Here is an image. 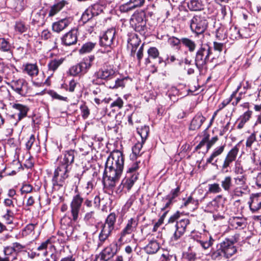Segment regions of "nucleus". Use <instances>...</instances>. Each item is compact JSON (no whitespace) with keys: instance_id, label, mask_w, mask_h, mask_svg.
<instances>
[{"instance_id":"f257e3e1","label":"nucleus","mask_w":261,"mask_h":261,"mask_svg":"<svg viewBox=\"0 0 261 261\" xmlns=\"http://www.w3.org/2000/svg\"><path fill=\"white\" fill-rule=\"evenodd\" d=\"M124 158L121 151L116 150L112 151L108 157L105 164L103 178H107L108 186L113 188L116 186L122 174L124 167Z\"/></svg>"},{"instance_id":"f03ea898","label":"nucleus","mask_w":261,"mask_h":261,"mask_svg":"<svg viewBox=\"0 0 261 261\" xmlns=\"http://www.w3.org/2000/svg\"><path fill=\"white\" fill-rule=\"evenodd\" d=\"M75 153L74 150L71 149L65 151L63 158L60 159L58 166L55 170L51 179L53 191H59L65 184V180L69 176L68 173L74 162Z\"/></svg>"},{"instance_id":"7ed1b4c3","label":"nucleus","mask_w":261,"mask_h":261,"mask_svg":"<svg viewBox=\"0 0 261 261\" xmlns=\"http://www.w3.org/2000/svg\"><path fill=\"white\" fill-rule=\"evenodd\" d=\"M219 57L218 54H214L213 47L207 43L202 44L196 53L195 63L200 72L207 69V64Z\"/></svg>"},{"instance_id":"20e7f679","label":"nucleus","mask_w":261,"mask_h":261,"mask_svg":"<svg viewBox=\"0 0 261 261\" xmlns=\"http://www.w3.org/2000/svg\"><path fill=\"white\" fill-rule=\"evenodd\" d=\"M93 199V196H92L91 195L82 196L79 192H77L73 196L70 204V212L72 217L71 221L74 222H77L83 203L87 208L92 207Z\"/></svg>"},{"instance_id":"39448f33","label":"nucleus","mask_w":261,"mask_h":261,"mask_svg":"<svg viewBox=\"0 0 261 261\" xmlns=\"http://www.w3.org/2000/svg\"><path fill=\"white\" fill-rule=\"evenodd\" d=\"M140 163V162L137 161L132 162L127 166L125 176L121 181L120 189L122 186V190L123 188H126L128 191L131 189L138 178Z\"/></svg>"},{"instance_id":"423d86ee","label":"nucleus","mask_w":261,"mask_h":261,"mask_svg":"<svg viewBox=\"0 0 261 261\" xmlns=\"http://www.w3.org/2000/svg\"><path fill=\"white\" fill-rule=\"evenodd\" d=\"M145 13L144 11L135 12L129 20L130 27L140 34L144 35L147 32V27L145 20Z\"/></svg>"},{"instance_id":"0eeeda50","label":"nucleus","mask_w":261,"mask_h":261,"mask_svg":"<svg viewBox=\"0 0 261 261\" xmlns=\"http://www.w3.org/2000/svg\"><path fill=\"white\" fill-rule=\"evenodd\" d=\"M208 22L204 16L195 15L190 20V29L197 35L203 34L206 30Z\"/></svg>"},{"instance_id":"6e6552de","label":"nucleus","mask_w":261,"mask_h":261,"mask_svg":"<svg viewBox=\"0 0 261 261\" xmlns=\"http://www.w3.org/2000/svg\"><path fill=\"white\" fill-rule=\"evenodd\" d=\"M117 44L116 39V30L112 28L107 30L100 38V45L113 48Z\"/></svg>"},{"instance_id":"1a4fd4ad","label":"nucleus","mask_w":261,"mask_h":261,"mask_svg":"<svg viewBox=\"0 0 261 261\" xmlns=\"http://www.w3.org/2000/svg\"><path fill=\"white\" fill-rule=\"evenodd\" d=\"M239 148L234 146L227 153L221 166L222 173H226L230 171V165L236 160Z\"/></svg>"},{"instance_id":"9d476101","label":"nucleus","mask_w":261,"mask_h":261,"mask_svg":"<svg viewBox=\"0 0 261 261\" xmlns=\"http://www.w3.org/2000/svg\"><path fill=\"white\" fill-rule=\"evenodd\" d=\"M10 105L12 109V112L14 113L11 117L15 119L17 117L15 123L16 124L18 122L27 116L29 108L25 105L18 103H13Z\"/></svg>"},{"instance_id":"9b49d317","label":"nucleus","mask_w":261,"mask_h":261,"mask_svg":"<svg viewBox=\"0 0 261 261\" xmlns=\"http://www.w3.org/2000/svg\"><path fill=\"white\" fill-rule=\"evenodd\" d=\"M8 85L17 94L25 96L28 94V83L23 79L12 80Z\"/></svg>"},{"instance_id":"f8f14e48","label":"nucleus","mask_w":261,"mask_h":261,"mask_svg":"<svg viewBox=\"0 0 261 261\" xmlns=\"http://www.w3.org/2000/svg\"><path fill=\"white\" fill-rule=\"evenodd\" d=\"M127 36V47H131L130 56L135 58L136 50L141 41L138 35L134 33H128Z\"/></svg>"},{"instance_id":"ddd939ff","label":"nucleus","mask_w":261,"mask_h":261,"mask_svg":"<svg viewBox=\"0 0 261 261\" xmlns=\"http://www.w3.org/2000/svg\"><path fill=\"white\" fill-rule=\"evenodd\" d=\"M91 66L89 62H81L71 67L69 69V73L73 76L84 74L87 72Z\"/></svg>"},{"instance_id":"4468645a","label":"nucleus","mask_w":261,"mask_h":261,"mask_svg":"<svg viewBox=\"0 0 261 261\" xmlns=\"http://www.w3.org/2000/svg\"><path fill=\"white\" fill-rule=\"evenodd\" d=\"M116 72L111 67H103L99 69L95 73V76L97 79L103 80H110L115 77Z\"/></svg>"},{"instance_id":"2eb2a0df","label":"nucleus","mask_w":261,"mask_h":261,"mask_svg":"<svg viewBox=\"0 0 261 261\" xmlns=\"http://www.w3.org/2000/svg\"><path fill=\"white\" fill-rule=\"evenodd\" d=\"M190 223V221L188 219H181L176 222L175 227L176 230L172 237V240L177 241L185 232L187 226Z\"/></svg>"},{"instance_id":"dca6fc26","label":"nucleus","mask_w":261,"mask_h":261,"mask_svg":"<svg viewBox=\"0 0 261 261\" xmlns=\"http://www.w3.org/2000/svg\"><path fill=\"white\" fill-rule=\"evenodd\" d=\"M77 31L71 30L65 34L61 38L62 44L65 46H70L76 43L77 41Z\"/></svg>"},{"instance_id":"f3484780","label":"nucleus","mask_w":261,"mask_h":261,"mask_svg":"<svg viewBox=\"0 0 261 261\" xmlns=\"http://www.w3.org/2000/svg\"><path fill=\"white\" fill-rule=\"evenodd\" d=\"M225 147V145L223 144L215 148L210 156L206 159V164H211L213 166L217 167L218 156L224 152Z\"/></svg>"},{"instance_id":"a211bd4d","label":"nucleus","mask_w":261,"mask_h":261,"mask_svg":"<svg viewBox=\"0 0 261 261\" xmlns=\"http://www.w3.org/2000/svg\"><path fill=\"white\" fill-rule=\"evenodd\" d=\"M250 210L254 213L261 208V193L252 194L248 202Z\"/></svg>"},{"instance_id":"6ab92c4d","label":"nucleus","mask_w":261,"mask_h":261,"mask_svg":"<svg viewBox=\"0 0 261 261\" xmlns=\"http://www.w3.org/2000/svg\"><path fill=\"white\" fill-rule=\"evenodd\" d=\"M118 252L117 243H113L105 248L99 253L108 261L113 258Z\"/></svg>"},{"instance_id":"aec40b11","label":"nucleus","mask_w":261,"mask_h":261,"mask_svg":"<svg viewBox=\"0 0 261 261\" xmlns=\"http://www.w3.org/2000/svg\"><path fill=\"white\" fill-rule=\"evenodd\" d=\"M229 225L235 229H243L247 224V219L244 217H232L229 220Z\"/></svg>"},{"instance_id":"412c9836","label":"nucleus","mask_w":261,"mask_h":261,"mask_svg":"<svg viewBox=\"0 0 261 261\" xmlns=\"http://www.w3.org/2000/svg\"><path fill=\"white\" fill-rule=\"evenodd\" d=\"M71 17H65L53 23L52 29L57 33H60L66 28L71 22Z\"/></svg>"},{"instance_id":"4be33fe9","label":"nucleus","mask_w":261,"mask_h":261,"mask_svg":"<svg viewBox=\"0 0 261 261\" xmlns=\"http://www.w3.org/2000/svg\"><path fill=\"white\" fill-rule=\"evenodd\" d=\"M138 225V222L134 218L128 220L126 226L122 230L119 241H121L123 238L127 234H130L134 231Z\"/></svg>"},{"instance_id":"5701e85b","label":"nucleus","mask_w":261,"mask_h":261,"mask_svg":"<svg viewBox=\"0 0 261 261\" xmlns=\"http://www.w3.org/2000/svg\"><path fill=\"white\" fill-rule=\"evenodd\" d=\"M205 120V118L201 113H197L191 120L189 129L191 130L199 129Z\"/></svg>"},{"instance_id":"b1692460","label":"nucleus","mask_w":261,"mask_h":261,"mask_svg":"<svg viewBox=\"0 0 261 261\" xmlns=\"http://www.w3.org/2000/svg\"><path fill=\"white\" fill-rule=\"evenodd\" d=\"M221 245L227 260V258L231 257L237 251V249L234 246L233 244L228 241L221 243Z\"/></svg>"},{"instance_id":"393cba45","label":"nucleus","mask_w":261,"mask_h":261,"mask_svg":"<svg viewBox=\"0 0 261 261\" xmlns=\"http://www.w3.org/2000/svg\"><path fill=\"white\" fill-rule=\"evenodd\" d=\"M148 57L144 60V64L146 65L151 63L150 59H155L159 58V63H161L162 59L159 57L160 53L155 47H150L147 50Z\"/></svg>"},{"instance_id":"a878e982","label":"nucleus","mask_w":261,"mask_h":261,"mask_svg":"<svg viewBox=\"0 0 261 261\" xmlns=\"http://www.w3.org/2000/svg\"><path fill=\"white\" fill-rule=\"evenodd\" d=\"M211 257L216 261H227L221 243L217 245L216 249L212 252Z\"/></svg>"},{"instance_id":"bb28decb","label":"nucleus","mask_w":261,"mask_h":261,"mask_svg":"<svg viewBox=\"0 0 261 261\" xmlns=\"http://www.w3.org/2000/svg\"><path fill=\"white\" fill-rule=\"evenodd\" d=\"M65 60V58H60L50 60L47 64L48 73L51 75L53 74L54 72L57 70L59 67L62 64Z\"/></svg>"},{"instance_id":"cd10ccee","label":"nucleus","mask_w":261,"mask_h":261,"mask_svg":"<svg viewBox=\"0 0 261 261\" xmlns=\"http://www.w3.org/2000/svg\"><path fill=\"white\" fill-rule=\"evenodd\" d=\"M68 4L69 3L68 1L65 0H62L57 3L51 7L49 11L48 16L49 17H51L55 15L64 7H66Z\"/></svg>"},{"instance_id":"c85d7f7f","label":"nucleus","mask_w":261,"mask_h":261,"mask_svg":"<svg viewBox=\"0 0 261 261\" xmlns=\"http://www.w3.org/2000/svg\"><path fill=\"white\" fill-rule=\"evenodd\" d=\"M160 248V246L158 241L152 239L149 241L148 244L144 247V251L149 254L156 253Z\"/></svg>"},{"instance_id":"c756f323","label":"nucleus","mask_w":261,"mask_h":261,"mask_svg":"<svg viewBox=\"0 0 261 261\" xmlns=\"http://www.w3.org/2000/svg\"><path fill=\"white\" fill-rule=\"evenodd\" d=\"M116 220V214L114 213H110L106 218L105 223L102 225V228L112 231L114 229Z\"/></svg>"},{"instance_id":"7c9ffc66","label":"nucleus","mask_w":261,"mask_h":261,"mask_svg":"<svg viewBox=\"0 0 261 261\" xmlns=\"http://www.w3.org/2000/svg\"><path fill=\"white\" fill-rule=\"evenodd\" d=\"M45 13L44 11L40 10L33 14L32 23L34 25H42L45 23Z\"/></svg>"},{"instance_id":"2f4dec72","label":"nucleus","mask_w":261,"mask_h":261,"mask_svg":"<svg viewBox=\"0 0 261 261\" xmlns=\"http://www.w3.org/2000/svg\"><path fill=\"white\" fill-rule=\"evenodd\" d=\"M182 44L190 53H194L196 48V42L187 37L181 38Z\"/></svg>"},{"instance_id":"473e14b6","label":"nucleus","mask_w":261,"mask_h":261,"mask_svg":"<svg viewBox=\"0 0 261 261\" xmlns=\"http://www.w3.org/2000/svg\"><path fill=\"white\" fill-rule=\"evenodd\" d=\"M23 67V72L31 76H36L38 73V68L36 64L28 63Z\"/></svg>"},{"instance_id":"72a5a7b5","label":"nucleus","mask_w":261,"mask_h":261,"mask_svg":"<svg viewBox=\"0 0 261 261\" xmlns=\"http://www.w3.org/2000/svg\"><path fill=\"white\" fill-rule=\"evenodd\" d=\"M187 6L192 11H200L203 8L201 0H190L187 3Z\"/></svg>"},{"instance_id":"f704fd0d","label":"nucleus","mask_w":261,"mask_h":261,"mask_svg":"<svg viewBox=\"0 0 261 261\" xmlns=\"http://www.w3.org/2000/svg\"><path fill=\"white\" fill-rule=\"evenodd\" d=\"M111 232V231L102 228L98 236V241L97 243L98 247H100L103 245L104 243L110 236Z\"/></svg>"},{"instance_id":"c9c22d12","label":"nucleus","mask_w":261,"mask_h":261,"mask_svg":"<svg viewBox=\"0 0 261 261\" xmlns=\"http://www.w3.org/2000/svg\"><path fill=\"white\" fill-rule=\"evenodd\" d=\"M15 69V67L12 65L5 64L4 63H0V72L3 73L6 78L9 79L12 73Z\"/></svg>"},{"instance_id":"e433bc0d","label":"nucleus","mask_w":261,"mask_h":261,"mask_svg":"<svg viewBox=\"0 0 261 261\" xmlns=\"http://www.w3.org/2000/svg\"><path fill=\"white\" fill-rule=\"evenodd\" d=\"M3 252L5 258H8L9 261H13L17 258L18 256L11 245L5 247Z\"/></svg>"},{"instance_id":"4c0bfd02","label":"nucleus","mask_w":261,"mask_h":261,"mask_svg":"<svg viewBox=\"0 0 261 261\" xmlns=\"http://www.w3.org/2000/svg\"><path fill=\"white\" fill-rule=\"evenodd\" d=\"M89 8L90 9L93 15L96 16L103 12L106 8V5L102 3H96L89 7Z\"/></svg>"},{"instance_id":"58836bf2","label":"nucleus","mask_w":261,"mask_h":261,"mask_svg":"<svg viewBox=\"0 0 261 261\" xmlns=\"http://www.w3.org/2000/svg\"><path fill=\"white\" fill-rule=\"evenodd\" d=\"M0 50L7 53H12V45L8 39L0 38Z\"/></svg>"},{"instance_id":"ea45409f","label":"nucleus","mask_w":261,"mask_h":261,"mask_svg":"<svg viewBox=\"0 0 261 261\" xmlns=\"http://www.w3.org/2000/svg\"><path fill=\"white\" fill-rule=\"evenodd\" d=\"M54 239V238H50L47 239L46 241L41 243V244L37 247V250L38 251H42L43 255L46 256L47 254L46 249L48 247L53 246V243L54 242L53 239Z\"/></svg>"},{"instance_id":"a19ab883","label":"nucleus","mask_w":261,"mask_h":261,"mask_svg":"<svg viewBox=\"0 0 261 261\" xmlns=\"http://www.w3.org/2000/svg\"><path fill=\"white\" fill-rule=\"evenodd\" d=\"M221 185L225 191L229 193L233 186L231 176H225L221 181Z\"/></svg>"},{"instance_id":"79ce46f5","label":"nucleus","mask_w":261,"mask_h":261,"mask_svg":"<svg viewBox=\"0 0 261 261\" xmlns=\"http://www.w3.org/2000/svg\"><path fill=\"white\" fill-rule=\"evenodd\" d=\"M168 43L172 48L180 50L182 44L181 38L178 39L176 37L171 36L168 38Z\"/></svg>"},{"instance_id":"37998d69","label":"nucleus","mask_w":261,"mask_h":261,"mask_svg":"<svg viewBox=\"0 0 261 261\" xmlns=\"http://www.w3.org/2000/svg\"><path fill=\"white\" fill-rule=\"evenodd\" d=\"M227 35L230 39L236 40L242 38L241 35L240 33V30L236 27H231L227 32Z\"/></svg>"},{"instance_id":"c03bdc74","label":"nucleus","mask_w":261,"mask_h":261,"mask_svg":"<svg viewBox=\"0 0 261 261\" xmlns=\"http://www.w3.org/2000/svg\"><path fill=\"white\" fill-rule=\"evenodd\" d=\"M173 201L169 197V196H165L162 197L160 204L161 205V210L162 211H165L169 210L171 206L172 205Z\"/></svg>"},{"instance_id":"a18cd8bd","label":"nucleus","mask_w":261,"mask_h":261,"mask_svg":"<svg viewBox=\"0 0 261 261\" xmlns=\"http://www.w3.org/2000/svg\"><path fill=\"white\" fill-rule=\"evenodd\" d=\"M96 43L88 42L83 45L81 48L79 50L80 54H84L91 52L95 47Z\"/></svg>"},{"instance_id":"49530a36","label":"nucleus","mask_w":261,"mask_h":261,"mask_svg":"<svg viewBox=\"0 0 261 261\" xmlns=\"http://www.w3.org/2000/svg\"><path fill=\"white\" fill-rule=\"evenodd\" d=\"M94 17H95L94 15H93L90 9L88 7L83 13L81 18V21L83 22V23H86L91 20Z\"/></svg>"},{"instance_id":"de8ad7c7","label":"nucleus","mask_w":261,"mask_h":261,"mask_svg":"<svg viewBox=\"0 0 261 261\" xmlns=\"http://www.w3.org/2000/svg\"><path fill=\"white\" fill-rule=\"evenodd\" d=\"M137 132L141 138V141H142V143H144L148 135L149 132V127L147 126H144L141 128H138Z\"/></svg>"},{"instance_id":"09e8293b","label":"nucleus","mask_w":261,"mask_h":261,"mask_svg":"<svg viewBox=\"0 0 261 261\" xmlns=\"http://www.w3.org/2000/svg\"><path fill=\"white\" fill-rule=\"evenodd\" d=\"M36 226V224L33 223L28 224L22 229L20 234L22 237H26L28 236L34 230Z\"/></svg>"},{"instance_id":"8fccbe9b","label":"nucleus","mask_w":261,"mask_h":261,"mask_svg":"<svg viewBox=\"0 0 261 261\" xmlns=\"http://www.w3.org/2000/svg\"><path fill=\"white\" fill-rule=\"evenodd\" d=\"M28 29V25L22 21H16L15 25V31L20 33H23L27 32Z\"/></svg>"},{"instance_id":"3c124183","label":"nucleus","mask_w":261,"mask_h":261,"mask_svg":"<svg viewBox=\"0 0 261 261\" xmlns=\"http://www.w3.org/2000/svg\"><path fill=\"white\" fill-rule=\"evenodd\" d=\"M173 259H174L175 260L176 259V255L175 254L170 253L169 252L167 251H165L162 254L160 258V261H170Z\"/></svg>"},{"instance_id":"603ef678","label":"nucleus","mask_w":261,"mask_h":261,"mask_svg":"<svg viewBox=\"0 0 261 261\" xmlns=\"http://www.w3.org/2000/svg\"><path fill=\"white\" fill-rule=\"evenodd\" d=\"M11 246L17 256L19 253L24 251L26 248L25 245L21 244L18 242L13 243Z\"/></svg>"},{"instance_id":"864d4df0","label":"nucleus","mask_w":261,"mask_h":261,"mask_svg":"<svg viewBox=\"0 0 261 261\" xmlns=\"http://www.w3.org/2000/svg\"><path fill=\"white\" fill-rule=\"evenodd\" d=\"M208 192L210 193H218L222 191V189L217 183H214L208 185Z\"/></svg>"},{"instance_id":"5fc2aeb1","label":"nucleus","mask_w":261,"mask_h":261,"mask_svg":"<svg viewBox=\"0 0 261 261\" xmlns=\"http://www.w3.org/2000/svg\"><path fill=\"white\" fill-rule=\"evenodd\" d=\"M183 200L184 201V202L181 206V207L184 206L187 207L190 204H192L195 206H197L198 204V200L194 199L192 196H190L186 200L185 199H183Z\"/></svg>"},{"instance_id":"6e6d98bb","label":"nucleus","mask_w":261,"mask_h":261,"mask_svg":"<svg viewBox=\"0 0 261 261\" xmlns=\"http://www.w3.org/2000/svg\"><path fill=\"white\" fill-rule=\"evenodd\" d=\"M129 4V2L128 1L126 3L120 5L119 7L120 11L122 13H127L133 10L134 8Z\"/></svg>"},{"instance_id":"4d7b16f0","label":"nucleus","mask_w":261,"mask_h":261,"mask_svg":"<svg viewBox=\"0 0 261 261\" xmlns=\"http://www.w3.org/2000/svg\"><path fill=\"white\" fill-rule=\"evenodd\" d=\"M143 52L144 44H142L136 53V59L139 66L141 65V60L143 57Z\"/></svg>"},{"instance_id":"13d9d810","label":"nucleus","mask_w":261,"mask_h":261,"mask_svg":"<svg viewBox=\"0 0 261 261\" xmlns=\"http://www.w3.org/2000/svg\"><path fill=\"white\" fill-rule=\"evenodd\" d=\"M235 184L239 187H244L246 184V178L244 175L238 176L234 178Z\"/></svg>"},{"instance_id":"bf43d9fd","label":"nucleus","mask_w":261,"mask_h":261,"mask_svg":"<svg viewBox=\"0 0 261 261\" xmlns=\"http://www.w3.org/2000/svg\"><path fill=\"white\" fill-rule=\"evenodd\" d=\"M224 47V44L222 43H218L217 42H214L213 53L218 54L219 55L222 51Z\"/></svg>"},{"instance_id":"052dcab7","label":"nucleus","mask_w":261,"mask_h":261,"mask_svg":"<svg viewBox=\"0 0 261 261\" xmlns=\"http://www.w3.org/2000/svg\"><path fill=\"white\" fill-rule=\"evenodd\" d=\"M129 4H130L134 9L142 7L145 2V0H128Z\"/></svg>"},{"instance_id":"680f3d73","label":"nucleus","mask_w":261,"mask_h":261,"mask_svg":"<svg viewBox=\"0 0 261 261\" xmlns=\"http://www.w3.org/2000/svg\"><path fill=\"white\" fill-rule=\"evenodd\" d=\"M124 80L125 79H117L114 84L110 86V88L112 89L118 88L119 87H124Z\"/></svg>"},{"instance_id":"e2e57ef3","label":"nucleus","mask_w":261,"mask_h":261,"mask_svg":"<svg viewBox=\"0 0 261 261\" xmlns=\"http://www.w3.org/2000/svg\"><path fill=\"white\" fill-rule=\"evenodd\" d=\"M256 141V136L255 133L251 134L247 138L246 142L247 147L251 148L252 144Z\"/></svg>"},{"instance_id":"0e129e2a","label":"nucleus","mask_w":261,"mask_h":261,"mask_svg":"<svg viewBox=\"0 0 261 261\" xmlns=\"http://www.w3.org/2000/svg\"><path fill=\"white\" fill-rule=\"evenodd\" d=\"M80 110L83 118L84 119L87 118L90 114V110L88 107L85 104H83L80 106Z\"/></svg>"},{"instance_id":"69168bd1","label":"nucleus","mask_w":261,"mask_h":261,"mask_svg":"<svg viewBox=\"0 0 261 261\" xmlns=\"http://www.w3.org/2000/svg\"><path fill=\"white\" fill-rule=\"evenodd\" d=\"M180 193V187L178 186L176 188L174 189H172L171 191L170 194L166 195L167 196H169V197L172 200L177 197Z\"/></svg>"},{"instance_id":"338daca9","label":"nucleus","mask_w":261,"mask_h":261,"mask_svg":"<svg viewBox=\"0 0 261 261\" xmlns=\"http://www.w3.org/2000/svg\"><path fill=\"white\" fill-rule=\"evenodd\" d=\"M144 143H142V141L136 143L132 148L133 153L136 155H139Z\"/></svg>"},{"instance_id":"774afa93","label":"nucleus","mask_w":261,"mask_h":261,"mask_svg":"<svg viewBox=\"0 0 261 261\" xmlns=\"http://www.w3.org/2000/svg\"><path fill=\"white\" fill-rule=\"evenodd\" d=\"M95 182L94 180L92 179L91 180L88 181L86 184V186L85 187V189L87 190V195H90V193L93 189L95 186Z\"/></svg>"}]
</instances>
